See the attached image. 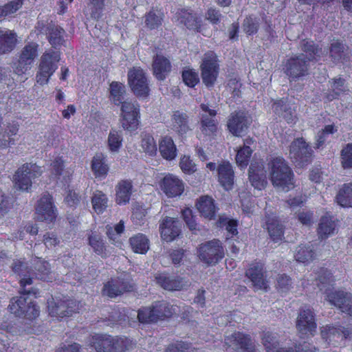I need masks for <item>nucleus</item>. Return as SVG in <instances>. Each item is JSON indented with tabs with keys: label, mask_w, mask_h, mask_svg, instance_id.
<instances>
[{
	"label": "nucleus",
	"mask_w": 352,
	"mask_h": 352,
	"mask_svg": "<svg viewBox=\"0 0 352 352\" xmlns=\"http://www.w3.org/2000/svg\"><path fill=\"white\" fill-rule=\"evenodd\" d=\"M16 33L8 29H0V56L11 52L16 45Z\"/></svg>",
	"instance_id": "nucleus-29"
},
{
	"label": "nucleus",
	"mask_w": 352,
	"mask_h": 352,
	"mask_svg": "<svg viewBox=\"0 0 352 352\" xmlns=\"http://www.w3.org/2000/svg\"><path fill=\"white\" fill-rule=\"evenodd\" d=\"M128 82L133 93L139 98H146L150 88L147 77L143 69L133 67L128 72Z\"/></svg>",
	"instance_id": "nucleus-11"
},
{
	"label": "nucleus",
	"mask_w": 352,
	"mask_h": 352,
	"mask_svg": "<svg viewBox=\"0 0 352 352\" xmlns=\"http://www.w3.org/2000/svg\"><path fill=\"white\" fill-rule=\"evenodd\" d=\"M141 146L143 151L149 155H155L157 148L153 137L151 134L146 133H143L141 135Z\"/></svg>",
	"instance_id": "nucleus-50"
},
{
	"label": "nucleus",
	"mask_w": 352,
	"mask_h": 352,
	"mask_svg": "<svg viewBox=\"0 0 352 352\" xmlns=\"http://www.w3.org/2000/svg\"><path fill=\"white\" fill-rule=\"evenodd\" d=\"M74 302L66 297L52 298L47 300L49 315L57 318L69 316L74 311Z\"/></svg>",
	"instance_id": "nucleus-13"
},
{
	"label": "nucleus",
	"mask_w": 352,
	"mask_h": 352,
	"mask_svg": "<svg viewBox=\"0 0 352 352\" xmlns=\"http://www.w3.org/2000/svg\"><path fill=\"white\" fill-rule=\"evenodd\" d=\"M268 166L273 185L288 190L293 185V174L285 160L282 157L272 158L269 162Z\"/></svg>",
	"instance_id": "nucleus-2"
},
{
	"label": "nucleus",
	"mask_w": 352,
	"mask_h": 352,
	"mask_svg": "<svg viewBox=\"0 0 352 352\" xmlns=\"http://www.w3.org/2000/svg\"><path fill=\"white\" fill-rule=\"evenodd\" d=\"M110 99L116 105H120L124 101L125 86L119 82L113 81L110 84Z\"/></svg>",
	"instance_id": "nucleus-44"
},
{
	"label": "nucleus",
	"mask_w": 352,
	"mask_h": 352,
	"mask_svg": "<svg viewBox=\"0 0 352 352\" xmlns=\"http://www.w3.org/2000/svg\"><path fill=\"white\" fill-rule=\"evenodd\" d=\"M38 45L34 42L26 44L21 50L17 65L15 67L18 74H25L33 64L38 56Z\"/></svg>",
	"instance_id": "nucleus-14"
},
{
	"label": "nucleus",
	"mask_w": 352,
	"mask_h": 352,
	"mask_svg": "<svg viewBox=\"0 0 352 352\" xmlns=\"http://www.w3.org/2000/svg\"><path fill=\"white\" fill-rule=\"evenodd\" d=\"M249 179L255 188L261 190L267 184L266 172L262 162L252 163L249 168Z\"/></svg>",
	"instance_id": "nucleus-22"
},
{
	"label": "nucleus",
	"mask_w": 352,
	"mask_h": 352,
	"mask_svg": "<svg viewBox=\"0 0 352 352\" xmlns=\"http://www.w3.org/2000/svg\"><path fill=\"white\" fill-rule=\"evenodd\" d=\"M22 292L23 288L21 287L20 294L23 296L13 297L10 300L8 308L10 312L17 317L34 320L40 314L39 307L29 297L25 296L27 294Z\"/></svg>",
	"instance_id": "nucleus-3"
},
{
	"label": "nucleus",
	"mask_w": 352,
	"mask_h": 352,
	"mask_svg": "<svg viewBox=\"0 0 352 352\" xmlns=\"http://www.w3.org/2000/svg\"><path fill=\"white\" fill-rule=\"evenodd\" d=\"M172 121L173 129L178 133L183 134L189 130L188 117L186 113L179 111L174 112Z\"/></svg>",
	"instance_id": "nucleus-40"
},
{
	"label": "nucleus",
	"mask_w": 352,
	"mask_h": 352,
	"mask_svg": "<svg viewBox=\"0 0 352 352\" xmlns=\"http://www.w3.org/2000/svg\"><path fill=\"white\" fill-rule=\"evenodd\" d=\"M218 180L224 189L228 190L234 184V170L232 165L228 162H223L217 167Z\"/></svg>",
	"instance_id": "nucleus-27"
},
{
	"label": "nucleus",
	"mask_w": 352,
	"mask_h": 352,
	"mask_svg": "<svg viewBox=\"0 0 352 352\" xmlns=\"http://www.w3.org/2000/svg\"><path fill=\"white\" fill-rule=\"evenodd\" d=\"M251 123V119L244 111H239L232 113L228 121V128L231 133L236 136H241Z\"/></svg>",
	"instance_id": "nucleus-17"
},
{
	"label": "nucleus",
	"mask_w": 352,
	"mask_h": 352,
	"mask_svg": "<svg viewBox=\"0 0 352 352\" xmlns=\"http://www.w3.org/2000/svg\"><path fill=\"white\" fill-rule=\"evenodd\" d=\"M338 204L342 207L352 206V183L344 184L336 197Z\"/></svg>",
	"instance_id": "nucleus-41"
},
{
	"label": "nucleus",
	"mask_w": 352,
	"mask_h": 352,
	"mask_svg": "<svg viewBox=\"0 0 352 352\" xmlns=\"http://www.w3.org/2000/svg\"><path fill=\"white\" fill-rule=\"evenodd\" d=\"M200 71L203 83L208 88L212 87L219 72L218 58L214 52L209 51L204 54L200 65Z\"/></svg>",
	"instance_id": "nucleus-6"
},
{
	"label": "nucleus",
	"mask_w": 352,
	"mask_h": 352,
	"mask_svg": "<svg viewBox=\"0 0 352 352\" xmlns=\"http://www.w3.org/2000/svg\"><path fill=\"white\" fill-rule=\"evenodd\" d=\"M340 328H336L333 326L327 325L326 327H322V329L321 330V336L322 338L328 342L338 341L336 338L340 339Z\"/></svg>",
	"instance_id": "nucleus-57"
},
{
	"label": "nucleus",
	"mask_w": 352,
	"mask_h": 352,
	"mask_svg": "<svg viewBox=\"0 0 352 352\" xmlns=\"http://www.w3.org/2000/svg\"><path fill=\"white\" fill-rule=\"evenodd\" d=\"M88 8L90 10V16L92 19L98 20L102 16L104 6V0H89Z\"/></svg>",
	"instance_id": "nucleus-56"
},
{
	"label": "nucleus",
	"mask_w": 352,
	"mask_h": 352,
	"mask_svg": "<svg viewBox=\"0 0 352 352\" xmlns=\"http://www.w3.org/2000/svg\"><path fill=\"white\" fill-rule=\"evenodd\" d=\"M197 208L204 217L212 219L216 214V207L214 200L209 196L201 197L197 202Z\"/></svg>",
	"instance_id": "nucleus-31"
},
{
	"label": "nucleus",
	"mask_w": 352,
	"mask_h": 352,
	"mask_svg": "<svg viewBox=\"0 0 352 352\" xmlns=\"http://www.w3.org/2000/svg\"><path fill=\"white\" fill-rule=\"evenodd\" d=\"M89 245L98 255L102 256L106 253V245L102 236L96 233L91 232L88 236Z\"/></svg>",
	"instance_id": "nucleus-48"
},
{
	"label": "nucleus",
	"mask_w": 352,
	"mask_h": 352,
	"mask_svg": "<svg viewBox=\"0 0 352 352\" xmlns=\"http://www.w3.org/2000/svg\"><path fill=\"white\" fill-rule=\"evenodd\" d=\"M320 290L326 294L325 300L338 307L342 312L352 316V295L343 290L332 289L335 279L327 269H320L316 279Z\"/></svg>",
	"instance_id": "nucleus-1"
},
{
	"label": "nucleus",
	"mask_w": 352,
	"mask_h": 352,
	"mask_svg": "<svg viewBox=\"0 0 352 352\" xmlns=\"http://www.w3.org/2000/svg\"><path fill=\"white\" fill-rule=\"evenodd\" d=\"M344 47L340 42H334L331 44L330 48V54L334 61H338L342 59L344 55Z\"/></svg>",
	"instance_id": "nucleus-63"
},
{
	"label": "nucleus",
	"mask_w": 352,
	"mask_h": 352,
	"mask_svg": "<svg viewBox=\"0 0 352 352\" xmlns=\"http://www.w3.org/2000/svg\"><path fill=\"white\" fill-rule=\"evenodd\" d=\"M341 163L344 168H352V144H347L341 151Z\"/></svg>",
	"instance_id": "nucleus-61"
},
{
	"label": "nucleus",
	"mask_w": 352,
	"mask_h": 352,
	"mask_svg": "<svg viewBox=\"0 0 352 352\" xmlns=\"http://www.w3.org/2000/svg\"><path fill=\"white\" fill-rule=\"evenodd\" d=\"M34 267L35 276L41 280H47L50 273V267L49 263L40 258H36L34 260Z\"/></svg>",
	"instance_id": "nucleus-47"
},
{
	"label": "nucleus",
	"mask_w": 352,
	"mask_h": 352,
	"mask_svg": "<svg viewBox=\"0 0 352 352\" xmlns=\"http://www.w3.org/2000/svg\"><path fill=\"white\" fill-rule=\"evenodd\" d=\"M132 182L129 180H122L116 186V202L118 204H126L130 200L132 193Z\"/></svg>",
	"instance_id": "nucleus-34"
},
{
	"label": "nucleus",
	"mask_w": 352,
	"mask_h": 352,
	"mask_svg": "<svg viewBox=\"0 0 352 352\" xmlns=\"http://www.w3.org/2000/svg\"><path fill=\"white\" fill-rule=\"evenodd\" d=\"M182 79L184 83L190 87H194L199 82L197 72L192 69H186L182 72Z\"/></svg>",
	"instance_id": "nucleus-59"
},
{
	"label": "nucleus",
	"mask_w": 352,
	"mask_h": 352,
	"mask_svg": "<svg viewBox=\"0 0 352 352\" xmlns=\"http://www.w3.org/2000/svg\"><path fill=\"white\" fill-rule=\"evenodd\" d=\"M133 250L136 253L145 254L148 248V239L142 234H138L129 239Z\"/></svg>",
	"instance_id": "nucleus-43"
},
{
	"label": "nucleus",
	"mask_w": 352,
	"mask_h": 352,
	"mask_svg": "<svg viewBox=\"0 0 352 352\" xmlns=\"http://www.w3.org/2000/svg\"><path fill=\"white\" fill-rule=\"evenodd\" d=\"M121 106V123L125 130L134 131L138 128L140 107L135 101L125 100Z\"/></svg>",
	"instance_id": "nucleus-12"
},
{
	"label": "nucleus",
	"mask_w": 352,
	"mask_h": 352,
	"mask_svg": "<svg viewBox=\"0 0 352 352\" xmlns=\"http://www.w3.org/2000/svg\"><path fill=\"white\" fill-rule=\"evenodd\" d=\"M153 307L154 313L157 315L156 316L157 320L169 318L176 312V307L165 301L155 302L153 304Z\"/></svg>",
	"instance_id": "nucleus-42"
},
{
	"label": "nucleus",
	"mask_w": 352,
	"mask_h": 352,
	"mask_svg": "<svg viewBox=\"0 0 352 352\" xmlns=\"http://www.w3.org/2000/svg\"><path fill=\"white\" fill-rule=\"evenodd\" d=\"M201 109L204 112L201 118V131L203 133L210 135L214 133L217 129V121L215 120L217 112L209 109L205 104H201Z\"/></svg>",
	"instance_id": "nucleus-23"
},
{
	"label": "nucleus",
	"mask_w": 352,
	"mask_h": 352,
	"mask_svg": "<svg viewBox=\"0 0 352 352\" xmlns=\"http://www.w3.org/2000/svg\"><path fill=\"white\" fill-rule=\"evenodd\" d=\"M263 264L261 262L252 263L245 272L256 290H267L268 287Z\"/></svg>",
	"instance_id": "nucleus-16"
},
{
	"label": "nucleus",
	"mask_w": 352,
	"mask_h": 352,
	"mask_svg": "<svg viewBox=\"0 0 352 352\" xmlns=\"http://www.w3.org/2000/svg\"><path fill=\"white\" fill-rule=\"evenodd\" d=\"M313 150L303 138L294 140L289 149V157L297 167H303L311 162Z\"/></svg>",
	"instance_id": "nucleus-7"
},
{
	"label": "nucleus",
	"mask_w": 352,
	"mask_h": 352,
	"mask_svg": "<svg viewBox=\"0 0 352 352\" xmlns=\"http://www.w3.org/2000/svg\"><path fill=\"white\" fill-rule=\"evenodd\" d=\"M113 343V337L107 334H94L86 340L87 345L96 352H115Z\"/></svg>",
	"instance_id": "nucleus-19"
},
{
	"label": "nucleus",
	"mask_w": 352,
	"mask_h": 352,
	"mask_svg": "<svg viewBox=\"0 0 352 352\" xmlns=\"http://www.w3.org/2000/svg\"><path fill=\"white\" fill-rule=\"evenodd\" d=\"M162 238L166 241L174 240L180 233L179 221L166 217L160 226Z\"/></svg>",
	"instance_id": "nucleus-26"
},
{
	"label": "nucleus",
	"mask_w": 352,
	"mask_h": 352,
	"mask_svg": "<svg viewBox=\"0 0 352 352\" xmlns=\"http://www.w3.org/2000/svg\"><path fill=\"white\" fill-rule=\"evenodd\" d=\"M252 151L253 150L252 148H241L238 150L236 156V162L239 166L242 168L247 166Z\"/></svg>",
	"instance_id": "nucleus-62"
},
{
	"label": "nucleus",
	"mask_w": 352,
	"mask_h": 352,
	"mask_svg": "<svg viewBox=\"0 0 352 352\" xmlns=\"http://www.w3.org/2000/svg\"><path fill=\"white\" fill-rule=\"evenodd\" d=\"M163 21V13L157 10H151L146 14L145 23L151 30L158 28Z\"/></svg>",
	"instance_id": "nucleus-51"
},
{
	"label": "nucleus",
	"mask_w": 352,
	"mask_h": 352,
	"mask_svg": "<svg viewBox=\"0 0 352 352\" xmlns=\"http://www.w3.org/2000/svg\"><path fill=\"white\" fill-rule=\"evenodd\" d=\"M35 214L38 221L47 223H52L56 220L58 215L57 209L54 204L52 196L49 193H43L37 201Z\"/></svg>",
	"instance_id": "nucleus-8"
},
{
	"label": "nucleus",
	"mask_w": 352,
	"mask_h": 352,
	"mask_svg": "<svg viewBox=\"0 0 352 352\" xmlns=\"http://www.w3.org/2000/svg\"><path fill=\"white\" fill-rule=\"evenodd\" d=\"M41 168L35 164L27 163L17 169L14 175V187L22 191H29L32 179L41 175Z\"/></svg>",
	"instance_id": "nucleus-4"
},
{
	"label": "nucleus",
	"mask_w": 352,
	"mask_h": 352,
	"mask_svg": "<svg viewBox=\"0 0 352 352\" xmlns=\"http://www.w3.org/2000/svg\"><path fill=\"white\" fill-rule=\"evenodd\" d=\"M265 228L267 230L271 239L274 241L281 240L283 236V226L274 214H267L265 217Z\"/></svg>",
	"instance_id": "nucleus-28"
},
{
	"label": "nucleus",
	"mask_w": 352,
	"mask_h": 352,
	"mask_svg": "<svg viewBox=\"0 0 352 352\" xmlns=\"http://www.w3.org/2000/svg\"><path fill=\"white\" fill-rule=\"evenodd\" d=\"M91 170L96 177H105L109 168L102 153H96L91 161Z\"/></svg>",
	"instance_id": "nucleus-33"
},
{
	"label": "nucleus",
	"mask_w": 352,
	"mask_h": 352,
	"mask_svg": "<svg viewBox=\"0 0 352 352\" xmlns=\"http://www.w3.org/2000/svg\"><path fill=\"white\" fill-rule=\"evenodd\" d=\"M190 344L187 342L178 341L170 344L165 352H188Z\"/></svg>",
	"instance_id": "nucleus-64"
},
{
	"label": "nucleus",
	"mask_w": 352,
	"mask_h": 352,
	"mask_svg": "<svg viewBox=\"0 0 352 352\" xmlns=\"http://www.w3.org/2000/svg\"><path fill=\"white\" fill-rule=\"evenodd\" d=\"M122 131L111 129L107 139V145L109 151L112 153L118 152L122 146Z\"/></svg>",
	"instance_id": "nucleus-46"
},
{
	"label": "nucleus",
	"mask_w": 352,
	"mask_h": 352,
	"mask_svg": "<svg viewBox=\"0 0 352 352\" xmlns=\"http://www.w3.org/2000/svg\"><path fill=\"white\" fill-rule=\"evenodd\" d=\"M159 151L163 158L172 160L177 155V148L173 140L169 137H164L159 144Z\"/></svg>",
	"instance_id": "nucleus-36"
},
{
	"label": "nucleus",
	"mask_w": 352,
	"mask_h": 352,
	"mask_svg": "<svg viewBox=\"0 0 352 352\" xmlns=\"http://www.w3.org/2000/svg\"><path fill=\"white\" fill-rule=\"evenodd\" d=\"M261 342L266 352H294L292 349L279 348L278 334L270 331L263 332Z\"/></svg>",
	"instance_id": "nucleus-30"
},
{
	"label": "nucleus",
	"mask_w": 352,
	"mask_h": 352,
	"mask_svg": "<svg viewBox=\"0 0 352 352\" xmlns=\"http://www.w3.org/2000/svg\"><path fill=\"white\" fill-rule=\"evenodd\" d=\"M217 223L219 227L225 228L231 234V236L237 234V223L236 221L226 217H220Z\"/></svg>",
	"instance_id": "nucleus-60"
},
{
	"label": "nucleus",
	"mask_w": 352,
	"mask_h": 352,
	"mask_svg": "<svg viewBox=\"0 0 352 352\" xmlns=\"http://www.w3.org/2000/svg\"><path fill=\"white\" fill-rule=\"evenodd\" d=\"M108 198L102 191H96L91 198L94 210L97 214L102 213L107 208Z\"/></svg>",
	"instance_id": "nucleus-45"
},
{
	"label": "nucleus",
	"mask_w": 352,
	"mask_h": 352,
	"mask_svg": "<svg viewBox=\"0 0 352 352\" xmlns=\"http://www.w3.org/2000/svg\"><path fill=\"white\" fill-rule=\"evenodd\" d=\"M201 261L208 265H214L224 256V249L221 241L214 239L201 244L198 250Z\"/></svg>",
	"instance_id": "nucleus-9"
},
{
	"label": "nucleus",
	"mask_w": 352,
	"mask_h": 352,
	"mask_svg": "<svg viewBox=\"0 0 352 352\" xmlns=\"http://www.w3.org/2000/svg\"><path fill=\"white\" fill-rule=\"evenodd\" d=\"M60 60L58 52L50 50L45 52L41 57L38 71L36 74V82L41 85L48 82L50 78L58 68L57 63Z\"/></svg>",
	"instance_id": "nucleus-5"
},
{
	"label": "nucleus",
	"mask_w": 352,
	"mask_h": 352,
	"mask_svg": "<svg viewBox=\"0 0 352 352\" xmlns=\"http://www.w3.org/2000/svg\"><path fill=\"white\" fill-rule=\"evenodd\" d=\"M315 314L310 308L302 309L296 321V328L302 337L314 336L316 330Z\"/></svg>",
	"instance_id": "nucleus-15"
},
{
	"label": "nucleus",
	"mask_w": 352,
	"mask_h": 352,
	"mask_svg": "<svg viewBox=\"0 0 352 352\" xmlns=\"http://www.w3.org/2000/svg\"><path fill=\"white\" fill-rule=\"evenodd\" d=\"M309 63L305 54L295 55L288 58L283 68L290 80H296L308 74Z\"/></svg>",
	"instance_id": "nucleus-10"
},
{
	"label": "nucleus",
	"mask_w": 352,
	"mask_h": 352,
	"mask_svg": "<svg viewBox=\"0 0 352 352\" xmlns=\"http://www.w3.org/2000/svg\"><path fill=\"white\" fill-rule=\"evenodd\" d=\"M171 63L164 55L157 54L153 58L152 69L154 76L164 80L171 71Z\"/></svg>",
	"instance_id": "nucleus-25"
},
{
	"label": "nucleus",
	"mask_w": 352,
	"mask_h": 352,
	"mask_svg": "<svg viewBox=\"0 0 352 352\" xmlns=\"http://www.w3.org/2000/svg\"><path fill=\"white\" fill-rule=\"evenodd\" d=\"M65 30L58 25H52L48 28L47 38L54 47L65 44Z\"/></svg>",
	"instance_id": "nucleus-37"
},
{
	"label": "nucleus",
	"mask_w": 352,
	"mask_h": 352,
	"mask_svg": "<svg viewBox=\"0 0 352 352\" xmlns=\"http://www.w3.org/2000/svg\"><path fill=\"white\" fill-rule=\"evenodd\" d=\"M180 22L184 23V25L190 29L200 31L201 28V20L198 19L195 14L191 13L184 12L180 16Z\"/></svg>",
	"instance_id": "nucleus-49"
},
{
	"label": "nucleus",
	"mask_w": 352,
	"mask_h": 352,
	"mask_svg": "<svg viewBox=\"0 0 352 352\" xmlns=\"http://www.w3.org/2000/svg\"><path fill=\"white\" fill-rule=\"evenodd\" d=\"M12 270L14 273L17 274L22 278L20 280V285L23 288L22 293L25 294H32L36 296L38 293V289L32 288L31 289H25L27 285L32 284V278L30 277V270L27 264L21 261H14L12 264Z\"/></svg>",
	"instance_id": "nucleus-21"
},
{
	"label": "nucleus",
	"mask_w": 352,
	"mask_h": 352,
	"mask_svg": "<svg viewBox=\"0 0 352 352\" xmlns=\"http://www.w3.org/2000/svg\"><path fill=\"white\" fill-rule=\"evenodd\" d=\"M155 280L159 285L166 290H180L183 287L182 279L168 276L166 274H157Z\"/></svg>",
	"instance_id": "nucleus-32"
},
{
	"label": "nucleus",
	"mask_w": 352,
	"mask_h": 352,
	"mask_svg": "<svg viewBox=\"0 0 352 352\" xmlns=\"http://www.w3.org/2000/svg\"><path fill=\"white\" fill-rule=\"evenodd\" d=\"M225 344L237 351L242 349L248 352H254V344L249 335L234 332L225 338Z\"/></svg>",
	"instance_id": "nucleus-18"
},
{
	"label": "nucleus",
	"mask_w": 352,
	"mask_h": 352,
	"mask_svg": "<svg viewBox=\"0 0 352 352\" xmlns=\"http://www.w3.org/2000/svg\"><path fill=\"white\" fill-rule=\"evenodd\" d=\"M131 289L132 286L127 281L121 278H115L111 279L104 284L102 294L109 298H114L130 291Z\"/></svg>",
	"instance_id": "nucleus-24"
},
{
	"label": "nucleus",
	"mask_w": 352,
	"mask_h": 352,
	"mask_svg": "<svg viewBox=\"0 0 352 352\" xmlns=\"http://www.w3.org/2000/svg\"><path fill=\"white\" fill-rule=\"evenodd\" d=\"M156 316L153 305L151 307L140 309L138 314V320L142 323L156 322L158 321Z\"/></svg>",
	"instance_id": "nucleus-53"
},
{
	"label": "nucleus",
	"mask_w": 352,
	"mask_h": 352,
	"mask_svg": "<svg viewBox=\"0 0 352 352\" xmlns=\"http://www.w3.org/2000/svg\"><path fill=\"white\" fill-rule=\"evenodd\" d=\"M22 0H14L3 6H0V18L8 16L14 14L22 7Z\"/></svg>",
	"instance_id": "nucleus-54"
},
{
	"label": "nucleus",
	"mask_w": 352,
	"mask_h": 352,
	"mask_svg": "<svg viewBox=\"0 0 352 352\" xmlns=\"http://www.w3.org/2000/svg\"><path fill=\"white\" fill-rule=\"evenodd\" d=\"M160 185L161 190L168 197L179 196L184 190V184L182 180L172 174L165 175Z\"/></svg>",
	"instance_id": "nucleus-20"
},
{
	"label": "nucleus",
	"mask_w": 352,
	"mask_h": 352,
	"mask_svg": "<svg viewBox=\"0 0 352 352\" xmlns=\"http://www.w3.org/2000/svg\"><path fill=\"white\" fill-rule=\"evenodd\" d=\"M294 256L298 262L307 263L313 260L314 252L310 247L299 246Z\"/></svg>",
	"instance_id": "nucleus-55"
},
{
	"label": "nucleus",
	"mask_w": 352,
	"mask_h": 352,
	"mask_svg": "<svg viewBox=\"0 0 352 352\" xmlns=\"http://www.w3.org/2000/svg\"><path fill=\"white\" fill-rule=\"evenodd\" d=\"M336 226V223L331 217L329 215L323 216L320 219L318 228L319 238L322 239H326L333 234Z\"/></svg>",
	"instance_id": "nucleus-38"
},
{
	"label": "nucleus",
	"mask_w": 352,
	"mask_h": 352,
	"mask_svg": "<svg viewBox=\"0 0 352 352\" xmlns=\"http://www.w3.org/2000/svg\"><path fill=\"white\" fill-rule=\"evenodd\" d=\"M300 49L305 52L306 60L309 63L311 60H317L322 53V50L318 48L313 41L308 40H302L300 44Z\"/></svg>",
	"instance_id": "nucleus-39"
},
{
	"label": "nucleus",
	"mask_w": 352,
	"mask_h": 352,
	"mask_svg": "<svg viewBox=\"0 0 352 352\" xmlns=\"http://www.w3.org/2000/svg\"><path fill=\"white\" fill-rule=\"evenodd\" d=\"M115 352H125L133 349L135 343L126 337H113Z\"/></svg>",
	"instance_id": "nucleus-52"
},
{
	"label": "nucleus",
	"mask_w": 352,
	"mask_h": 352,
	"mask_svg": "<svg viewBox=\"0 0 352 352\" xmlns=\"http://www.w3.org/2000/svg\"><path fill=\"white\" fill-rule=\"evenodd\" d=\"M272 109L275 113L283 116L288 123L294 122L296 119L295 112L284 100L275 102L272 105Z\"/></svg>",
	"instance_id": "nucleus-35"
},
{
	"label": "nucleus",
	"mask_w": 352,
	"mask_h": 352,
	"mask_svg": "<svg viewBox=\"0 0 352 352\" xmlns=\"http://www.w3.org/2000/svg\"><path fill=\"white\" fill-rule=\"evenodd\" d=\"M259 28V19L252 16L246 17L243 23V30L248 35L254 34Z\"/></svg>",
	"instance_id": "nucleus-58"
}]
</instances>
